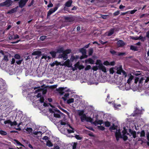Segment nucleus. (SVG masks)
<instances>
[{"mask_svg": "<svg viewBox=\"0 0 149 149\" xmlns=\"http://www.w3.org/2000/svg\"><path fill=\"white\" fill-rule=\"evenodd\" d=\"M129 132L130 133L128 134L127 133V131L125 128H124L123 130L122 133H120V130H116L115 135L117 140V141H118L120 138H123L124 141L126 140L128 138L127 136V135H129L130 136H132L134 138L136 137V133L135 131L130 130Z\"/></svg>", "mask_w": 149, "mask_h": 149, "instance_id": "f257e3e1", "label": "nucleus"}, {"mask_svg": "<svg viewBox=\"0 0 149 149\" xmlns=\"http://www.w3.org/2000/svg\"><path fill=\"white\" fill-rule=\"evenodd\" d=\"M38 91L40 92V93H38L36 96H33L34 98L36 99L37 98L38 99L35 102L36 103H37L38 106L41 108L47 106V104L44 102V97H41V94L43 93V90L42 89H39L38 91H36V93H37Z\"/></svg>", "mask_w": 149, "mask_h": 149, "instance_id": "f03ea898", "label": "nucleus"}, {"mask_svg": "<svg viewBox=\"0 0 149 149\" xmlns=\"http://www.w3.org/2000/svg\"><path fill=\"white\" fill-rule=\"evenodd\" d=\"M59 124L58 125V127L59 129H60L61 125L64 126V127H67L66 131L69 133H74V129L72 128L70 125L68 124L67 122L64 119L60 120L58 122Z\"/></svg>", "mask_w": 149, "mask_h": 149, "instance_id": "7ed1b4c3", "label": "nucleus"}, {"mask_svg": "<svg viewBox=\"0 0 149 149\" xmlns=\"http://www.w3.org/2000/svg\"><path fill=\"white\" fill-rule=\"evenodd\" d=\"M71 52L70 49H67L64 51L63 48L61 47L57 50V52L60 53L58 55V58H63L64 60H65L68 58L67 54L70 53Z\"/></svg>", "mask_w": 149, "mask_h": 149, "instance_id": "20e7f679", "label": "nucleus"}, {"mask_svg": "<svg viewBox=\"0 0 149 149\" xmlns=\"http://www.w3.org/2000/svg\"><path fill=\"white\" fill-rule=\"evenodd\" d=\"M83 111L80 110L78 111V115L80 116V118L81 122H84L85 120L87 122H92L93 119L90 117H87L86 115L84 114Z\"/></svg>", "mask_w": 149, "mask_h": 149, "instance_id": "39448f33", "label": "nucleus"}, {"mask_svg": "<svg viewBox=\"0 0 149 149\" xmlns=\"http://www.w3.org/2000/svg\"><path fill=\"white\" fill-rule=\"evenodd\" d=\"M115 68L117 70L116 73L117 74H121L122 73L123 75L125 77H127L126 72L123 70L122 65H119L118 67H116Z\"/></svg>", "mask_w": 149, "mask_h": 149, "instance_id": "423d86ee", "label": "nucleus"}, {"mask_svg": "<svg viewBox=\"0 0 149 149\" xmlns=\"http://www.w3.org/2000/svg\"><path fill=\"white\" fill-rule=\"evenodd\" d=\"M49 111L50 113H54L53 115L54 117L57 118L60 117V115L58 112L59 110L55 109L52 108V109H49Z\"/></svg>", "mask_w": 149, "mask_h": 149, "instance_id": "0eeeda50", "label": "nucleus"}, {"mask_svg": "<svg viewBox=\"0 0 149 149\" xmlns=\"http://www.w3.org/2000/svg\"><path fill=\"white\" fill-rule=\"evenodd\" d=\"M12 3L11 0H7L5 2L0 3V6L9 7Z\"/></svg>", "mask_w": 149, "mask_h": 149, "instance_id": "6e6552de", "label": "nucleus"}, {"mask_svg": "<svg viewBox=\"0 0 149 149\" xmlns=\"http://www.w3.org/2000/svg\"><path fill=\"white\" fill-rule=\"evenodd\" d=\"M148 81H149V77H142L140 79L139 81V83L141 84H142L143 83H144V84H145Z\"/></svg>", "mask_w": 149, "mask_h": 149, "instance_id": "1a4fd4ad", "label": "nucleus"}, {"mask_svg": "<svg viewBox=\"0 0 149 149\" xmlns=\"http://www.w3.org/2000/svg\"><path fill=\"white\" fill-rule=\"evenodd\" d=\"M19 2V6L21 8H23L26 4L28 0H14L15 1H18Z\"/></svg>", "mask_w": 149, "mask_h": 149, "instance_id": "9d476101", "label": "nucleus"}, {"mask_svg": "<svg viewBox=\"0 0 149 149\" xmlns=\"http://www.w3.org/2000/svg\"><path fill=\"white\" fill-rule=\"evenodd\" d=\"M59 6V5L57 4L55 7L53 8L50 9L48 11L47 16H49L52 13L55 12L58 9V7Z\"/></svg>", "mask_w": 149, "mask_h": 149, "instance_id": "9b49d317", "label": "nucleus"}, {"mask_svg": "<svg viewBox=\"0 0 149 149\" xmlns=\"http://www.w3.org/2000/svg\"><path fill=\"white\" fill-rule=\"evenodd\" d=\"M57 91L61 95H63L65 93V92H67L68 91V89L67 88H60L58 89Z\"/></svg>", "mask_w": 149, "mask_h": 149, "instance_id": "f8f14e48", "label": "nucleus"}, {"mask_svg": "<svg viewBox=\"0 0 149 149\" xmlns=\"http://www.w3.org/2000/svg\"><path fill=\"white\" fill-rule=\"evenodd\" d=\"M117 44L118 47H122L125 45V43L122 40H119L117 41Z\"/></svg>", "mask_w": 149, "mask_h": 149, "instance_id": "ddd939ff", "label": "nucleus"}, {"mask_svg": "<svg viewBox=\"0 0 149 149\" xmlns=\"http://www.w3.org/2000/svg\"><path fill=\"white\" fill-rule=\"evenodd\" d=\"M64 19L66 22H71L74 20V19L72 17H65Z\"/></svg>", "mask_w": 149, "mask_h": 149, "instance_id": "4468645a", "label": "nucleus"}, {"mask_svg": "<svg viewBox=\"0 0 149 149\" xmlns=\"http://www.w3.org/2000/svg\"><path fill=\"white\" fill-rule=\"evenodd\" d=\"M99 69L101 70L102 71L104 72H106V69L105 67L102 64L100 63L98 64V66Z\"/></svg>", "mask_w": 149, "mask_h": 149, "instance_id": "2eb2a0df", "label": "nucleus"}, {"mask_svg": "<svg viewBox=\"0 0 149 149\" xmlns=\"http://www.w3.org/2000/svg\"><path fill=\"white\" fill-rule=\"evenodd\" d=\"M80 52L82 53V55L84 56V57H87V56L86 55V51L84 48H82L79 50Z\"/></svg>", "mask_w": 149, "mask_h": 149, "instance_id": "dca6fc26", "label": "nucleus"}, {"mask_svg": "<svg viewBox=\"0 0 149 149\" xmlns=\"http://www.w3.org/2000/svg\"><path fill=\"white\" fill-rule=\"evenodd\" d=\"M127 76L128 77V79L127 81V83L129 84L131 81L132 80L133 78V76L131 75V74H129L127 75Z\"/></svg>", "mask_w": 149, "mask_h": 149, "instance_id": "f3484780", "label": "nucleus"}, {"mask_svg": "<svg viewBox=\"0 0 149 149\" xmlns=\"http://www.w3.org/2000/svg\"><path fill=\"white\" fill-rule=\"evenodd\" d=\"M86 63H89L91 64H93L94 63V61L91 58H89L88 59H86L85 61Z\"/></svg>", "mask_w": 149, "mask_h": 149, "instance_id": "a211bd4d", "label": "nucleus"}, {"mask_svg": "<svg viewBox=\"0 0 149 149\" xmlns=\"http://www.w3.org/2000/svg\"><path fill=\"white\" fill-rule=\"evenodd\" d=\"M72 0H69L65 3V5L67 7H70L72 4Z\"/></svg>", "mask_w": 149, "mask_h": 149, "instance_id": "6ab92c4d", "label": "nucleus"}, {"mask_svg": "<svg viewBox=\"0 0 149 149\" xmlns=\"http://www.w3.org/2000/svg\"><path fill=\"white\" fill-rule=\"evenodd\" d=\"M103 123V121L102 120H96L93 122V124L95 125H101Z\"/></svg>", "mask_w": 149, "mask_h": 149, "instance_id": "aec40b11", "label": "nucleus"}, {"mask_svg": "<svg viewBox=\"0 0 149 149\" xmlns=\"http://www.w3.org/2000/svg\"><path fill=\"white\" fill-rule=\"evenodd\" d=\"M17 8H13L6 13V14H11L15 12L17 10Z\"/></svg>", "mask_w": 149, "mask_h": 149, "instance_id": "412c9836", "label": "nucleus"}, {"mask_svg": "<svg viewBox=\"0 0 149 149\" xmlns=\"http://www.w3.org/2000/svg\"><path fill=\"white\" fill-rule=\"evenodd\" d=\"M67 128V127H65L63 126V128L60 129L61 132L63 133L66 134L67 133H69L68 131H66V129Z\"/></svg>", "mask_w": 149, "mask_h": 149, "instance_id": "4be33fe9", "label": "nucleus"}, {"mask_svg": "<svg viewBox=\"0 0 149 149\" xmlns=\"http://www.w3.org/2000/svg\"><path fill=\"white\" fill-rule=\"evenodd\" d=\"M42 59L44 58L47 61H48L51 58L50 56H47L46 55H44L41 58Z\"/></svg>", "mask_w": 149, "mask_h": 149, "instance_id": "5701e85b", "label": "nucleus"}, {"mask_svg": "<svg viewBox=\"0 0 149 149\" xmlns=\"http://www.w3.org/2000/svg\"><path fill=\"white\" fill-rule=\"evenodd\" d=\"M41 54V52L40 51H36L33 52L32 54L33 55H40Z\"/></svg>", "mask_w": 149, "mask_h": 149, "instance_id": "b1692460", "label": "nucleus"}, {"mask_svg": "<svg viewBox=\"0 0 149 149\" xmlns=\"http://www.w3.org/2000/svg\"><path fill=\"white\" fill-rule=\"evenodd\" d=\"M130 49L134 51H137L138 50L137 47L133 45H131L130 46Z\"/></svg>", "mask_w": 149, "mask_h": 149, "instance_id": "393cba45", "label": "nucleus"}, {"mask_svg": "<svg viewBox=\"0 0 149 149\" xmlns=\"http://www.w3.org/2000/svg\"><path fill=\"white\" fill-rule=\"evenodd\" d=\"M64 64L65 65H66L68 67H70L71 65L70 64V61L69 60H66Z\"/></svg>", "mask_w": 149, "mask_h": 149, "instance_id": "a878e982", "label": "nucleus"}, {"mask_svg": "<svg viewBox=\"0 0 149 149\" xmlns=\"http://www.w3.org/2000/svg\"><path fill=\"white\" fill-rule=\"evenodd\" d=\"M114 29H111L110 31H109V32L107 33V36H109L111 35L114 33Z\"/></svg>", "mask_w": 149, "mask_h": 149, "instance_id": "bb28decb", "label": "nucleus"}, {"mask_svg": "<svg viewBox=\"0 0 149 149\" xmlns=\"http://www.w3.org/2000/svg\"><path fill=\"white\" fill-rule=\"evenodd\" d=\"M79 58L78 56H71L70 60L71 61H73L74 60L78 58Z\"/></svg>", "mask_w": 149, "mask_h": 149, "instance_id": "cd10ccee", "label": "nucleus"}, {"mask_svg": "<svg viewBox=\"0 0 149 149\" xmlns=\"http://www.w3.org/2000/svg\"><path fill=\"white\" fill-rule=\"evenodd\" d=\"M74 99L71 98L68 100L67 101V103L68 104H70L71 103H72L74 102Z\"/></svg>", "mask_w": 149, "mask_h": 149, "instance_id": "c85d7f7f", "label": "nucleus"}, {"mask_svg": "<svg viewBox=\"0 0 149 149\" xmlns=\"http://www.w3.org/2000/svg\"><path fill=\"white\" fill-rule=\"evenodd\" d=\"M3 60L6 62H7L9 60L8 56L7 55H4Z\"/></svg>", "mask_w": 149, "mask_h": 149, "instance_id": "c756f323", "label": "nucleus"}, {"mask_svg": "<svg viewBox=\"0 0 149 149\" xmlns=\"http://www.w3.org/2000/svg\"><path fill=\"white\" fill-rule=\"evenodd\" d=\"M25 130L29 132V133L32 132L33 130L31 128H27Z\"/></svg>", "mask_w": 149, "mask_h": 149, "instance_id": "7c9ffc66", "label": "nucleus"}, {"mask_svg": "<svg viewBox=\"0 0 149 149\" xmlns=\"http://www.w3.org/2000/svg\"><path fill=\"white\" fill-rule=\"evenodd\" d=\"M93 50L92 48H90L89 49L88 54L89 56L91 55L93 53Z\"/></svg>", "mask_w": 149, "mask_h": 149, "instance_id": "2f4dec72", "label": "nucleus"}, {"mask_svg": "<svg viewBox=\"0 0 149 149\" xmlns=\"http://www.w3.org/2000/svg\"><path fill=\"white\" fill-rule=\"evenodd\" d=\"M104 125L106 127H109L110 125V123L109 122L106 121L104 123Z\"/></svg>", "mask_w": 149, "mask_h": 149, "instance_id": "473e14b6", "label": "nucleus"}, {"mask_svg": "<svg viewBox=\"0 0 149 149\" xmlns=\"http://www.w3.org/2000/svg\"><path fill=\"white\" fill-rule=\"evenodd\" d=\"M46 145L47 146L51 147L52 146H53V145L52 143L51 142L49 141H48L47 142Z\"/></svg>", "mask_w": 149, "mask_h": 149, "instance_id": "72a5a7b5", "label": "nucleus"}, {"mask_svg": "<svg viewBox=\"0 0 149 149\" xmlns=\"http://www.w3.org/2000/svg\"><path fill=\"white\" fill-rule=\"evenodd\" d=\"M12 32H10L9 34V39L10 40H11L12 39H13V36L12 35Z\"/></svg>", "mask_w": 149, "mask_h": 149, "instance_id": "f704fd0d", "label": "nucleus"}, {"mask_svg": "<svg viewBox=\"0 0 149 149\" xmlns=\"http://www.w3.org/2000/svg\"><path fill=\"white\" fill-rule=\"evenodd\" d=\"M145 136V132L144 130L141 131V134L140 136L141 137H144Z\"/></svg>", "mask_w": 149, "mask_h": 149, "instance_id": "c9c22d12", "label": "nucleus"}, {"mask_svg": "<svg viewBox=\"0 0 149 149\" xmlns=\"http://www.w3.org/2000/svg\"><path fill=\"white\" fill-rule=\"evenodd\" d=\"M139 39L141 40L144 41L146 39L145 37H143L141 36H140L139 37H138V40Z\"/></svg>", "mask_w": 149, "mask_h": 149, "instance_id": "e433bc0d", "label": "nucleus"}, {"mask_svg": "<svg viewBox=\"0 0 149 149\" xmlns=\"http://www.w3.org/2000/svg\"><path fill=\"white\" fill-rule=\"evenodd\" d=\"M50 54L53 57H54L56 55V52H50Z\"/></svg>", "mask_w": 149, "mask_h": 149, "instance_id": "4c0bfd02", "label": "nucleus"}, {"mask_svg": "<svg viewBox=\"0 0 149 149\" xmlns=\"http://www.w3.org/2000/svg\"><path fill=\"white\" fill-rule=\"evenodd\" d=\"M57 62L56 61H54L52 63H50V65L52 67L54 66L55 65H57L58 64H57Z\"/></svg>", "mask_w": 149, "mask_h": 149, "instance_id": "58836bf2", "label": "nucleus"}, {"mask_svg": "<svg viewBox=\"0 0 149 149\" xmlns=\"http://www.w3.org/2000/svg\"><path fill=\"white\" fill-rule=\"evenodd\" d=\"M0 134L2 135H6L7 133L6 132L3 130H0Z\"/></svg>", "mask_w": 149, "mask_h": 149, "instance_id": "ea45409f", "label": "nucleus"}, {"mask_svg": "<svg viewBox=\"0 0 149 149\" xmlns=\"http://www.w3.org/2000/svg\"><path fill=\"white\" fill-rule=\"evenodd\" d=\"M10 125L11 126L15 125H17V123L16 121H15L13 122L11 121Z\"/></svg>", "mask_w": 149, "mask_h": 149, "instance_id": "a19ab883", "label": "nucleus"}, {"mask_svg": "<svg viewBox=\"0 0 149 149\" xmlns=\"http://www.w3.org/2000/svg\"><path fill=\"white\" fill-rule=\"evenodd\" d=\"M125 54V53L118 52L116 54L118 56H123Z\"/></svg>", "mask_w": 149, "mask_h": 149, "instance_id": "79ce46f5", "label": "nucleus"}, {"mask_svg": "<svg viewBox=\"0 0 149 149\" xmlns=\"http://www.w3.org/2000/svg\"><path fill=\"white\" fill-rule=\"evenodd\" d=\"M14 141L16 142V143L18 145H21L22 146L24 147V146L19 141L16 140H14Z\"/></svg>", "mask_w": 149, "mask_h": 149, "instance_id": "37998d69", "label": "nucleus"}, {"mask_svg": "<svg viewBox=\"0 0 149 149\" xmlns=\"http://www.w3.org/2000/svg\"><path fill=\"white\" fill-rule=\"evenodd\" d=\"M137 11V9H134V10H131L130 11V13L131 14H134Z\"/></svg>", "mask_w": 149, "mask_h": 149, "instance_id": "c03bdc74", "label": "nucleus"}, {"mask_svg": "<svg viewBox=\"0 0 149 149\" xmlns=\"http://www.w3.org/2000/svg\"><path fill=\"white\" fill-rule=\"evenodd\" d=\"M98 68H99L98 66H95L93 67V69L94 71H96Z\"/></svg>", "mask_w": 149, "mask_h": 149, "instance_id": "a18cd8bd", "label": "nucleus"}, {"mask_svg": "<svg viewBox=\"0 0 149 149\" xmlns=\"http://www.w3.org/2000/svg\"><path fill=\"white\" fill-rule=\"evenodd\" d=\"M120 13V11H117L113 13V15L115 16H116L119 15Z\"/></svg>", "mask_w": 149, "mask_h": 149, "instance_id": "49530a36", "label": "nucleus"}, {"mask_svg": "<svg viewBox=\"0 0 149 149\" xmlns=\"http://www.w3.org/2000/svg\"><path fill=\"white\" fill-rule=\"evenodd\" d=\"M98 129L102 130H104L105 129L104 127L101 126H98Z\"/></svg>", "mask_w": 149, "mask_h": 149, "instance_id": "de8ad7c7", "label": "nucleus"}, {"mask_svg": "<svg viewBox=\"0 0 149 149\" xmlns=\"http://www.w3.org/2000/svg\"><path fill=\"white\" fill-rule=\"evenodd\" d=\"M91 68V66L90 65H87L86 68H85V70H88L90 69Z\"/></svg>", "mask_w": 149, "mask_h": 149, "instance_id": "09e8293b", "label": "nucleus"}, {"mask_svg": "<svg viewBox=\"0 0 149 149\" xmlns=\"http://www.w3.org/2000/svg\"><path fill=\"white\" fill-rule=\"evenodd\" d=\"M121 106V105L120 104H118V105L117 104H114V107L116 109H118V107H120Z\"/></svg>", "mask_w": 149, "mask_h": 149, "instance_id": "8fccbe9b", "label": "nucleus"}, {"mask_svg": "<svg viewBox=\"0 0 149 149\" xmlns=\"http://www.w3.org/2000/svg\"><path fill=\"white\" fill-rule=\"evenodd\" d=\"M109 129L111 130H115V127L114 125L113 124L112 126L111 127H110Z\"/></svg>", "mask_w": 149, "mask_h": 149, "instance_id": "3c124183", "label": "nucleus"}, {"mask_svg": "<svg viewBox=\"0 0 149 149\" xmlns=\"http://www.w3.org/2000/svg\"><path fill=\"white\" fill-rule=\"evenodd\" d=\"M110 73L112 74H113L114 72V71L113 70V68H111L109 70Z\"/></svg>", "mask_w": 149, "mask_h": 149, "instance_id": "603ef678", "label": "nucleus"}, {"mask_svg": "<svg viewBox=\"0 0 149 149\" xmlns=\"http://www.w3.org/2000/svg\"><path fill=\"white\" fill-rule=\"evenodd\" d=\"M79 65H80L79 62H78L75 65V67L76 68H78V67H79Z\"/></svg>", "mask_w": 149, "mask_h": 149, "instance_id": "864d4df0", "label": "nucleus"}, {"mask_svg": "<svg viewBox=\"0 0 149 149\" xmlns=\"http://www.w3.org/2000/svg\"><path fill=\"white\" fill-rule=\"evenodd\" d=\"M10 122L11 121L10 120H7L6 121H5L4 123L5 124H10Z\"/></svg>", "mask_w": 149, "mask_h": 149, "instance_id": "5fc2aeb1", "label": "nucleus"}, {"mask_svg": "<svg viewBox=\"0 0 149 149\" xmlns=\"http://www.w3.org/2000/svg\"><path fill=\"white\" fill-rule=\"evenodd\" d=\"M19 36L18 35L16 34L14 35L13 37V39H16L17 38H19Z\"/></svg>", "mask_w": 149, "mask_h": 149, "instance_id": "6e6d98bb", "label": "nucleus"}, {"mask_svg": "<svg viewBox=\"0 0 149 149\" xmlns=\"http://www.w3.org/2000/svg\"><path fill=\"white\" fill-rule=\"evenodd\" d=\"M104 64L106 65H110L109 62H108V61L104 62Z\"/></svg>", "mask_w": 149, "mask_h": 149, "instance_id": "4d7b16f0", "label": "nucleus"}, {"mask_svg": "<svg viewBox=\"0 0 149 149\" xmlns=\"http://www.w3.org/2000/svg\"><path fill=\"white\" fill-rule=\"evenodd\" d=\"M108 16V15H102L101 17L102 18L105 19H106Z\"/></svg>", "mask_w": 149, "mask_h": 149, "instance_id": "13d9d810", "label": "nucleus"}, {"mask_svg": "<svg viewBox=\"0 0 149 149\" xmlns=\"http://www.w3.org/2000/svg\"><path fill=\"white\" fill-rule=\"evenodd\" d=\"M75 137L78 140H80L81 139V138L80 137L79 135H76L75 136Z\"/></svg>", "mask_w": 149, "mask_h": 149, "instance_id": "bf43d9fd", "label": "nucleus"}, {"mask_svg": "<svg viewBox=\"0 0 149 149\" xmlns=\"http://www.w3.org/2000/svg\"><path fill=\"white\" fill-rule=\"evenodd\" d=\"M15 57L16 58L19 59L20 58V57L18 54H16L15 55Z\"/></svg>", "mask_w": 149, "mask_h": 149, "instance_id": "052dcab7", "label": "nucleus"}, {"mask_svg": "<svg viewBox=\"0 0 149 149\" xmlns=\"http://www.w3.org/2000/svg\"><path fill=\"white\" fill-rule=\"evenodd\" d=\"M46 38V36H41L40 37V39L41 40H44Z\"/></svg>", "mask_w": 149, "mask_h": 149, "instance_id": "680f3d73", "label": "nucleus"}, {"mask_svg": "<svg viewBox=\"0 0 149 149\" xmlns=\"http://www.w3.org/2000/svg\"><path fill=\"white\" fill-rule=\"evenodd\" d=\"M64 94V96L65 97H68L70 95V94L68 93H65Z\"/></svg>", "mask_w": 149, "mask_h": 149, "instance_id": "e2e57ef3", "label": "nucleus"}, {"mask_svg": "<svg viewBox=\"0 0 149 149\" xmlns=\"http://www.w3.org/2000/svg\"><path fill=\"white\" fill-rule=\"evenodd\" d=\"M22 60H19L18 61H16V62L17 64H20L22 62Z\"/></svg>", "mask_w": 149, "mask_h": 149, "instance_id": "0e129e2a", "label": "nucleus"}, {"mask_svg": "<svg viewBox=\"0 0 149 149\" xmlns=\"http://www.w3.org/2000/svg\"><path fill=\"white\" fill-rule=\"evenodd\" d=\"M110 52L113 54H114L116 53V52L113 50H111L110 51Z\"/></svg>", "mask_w": 149, "mask_h": 149, "instance_id": "69168bd1", "label": "nucleus"}, {"mask_svg": "<svg viewBox=\"0 0 149 149\" xmlns=\"http://www.w3.org/2000/svg\"><path fill=\"white\" fill-rule=\"evenodd\" d=\"M53 6V4L52 3H49V4L48 5V7H51Z\"/></svg>", "mask_w": 149, "mask_h": 149, "instance_id": "338daca9", "label": "nucleus"}, {"mask_svg": "<svg viewBox=\"0 0 149 149\" xmlns=\"http://www.w3.org/2000/svg\"><path fill=\"white\" fill-rule=\"evenodd\" d=\"M84 68V67L82 65H80L79 67L78 68L80 70L83 69Z\"/></svg>", "mask_w": 149, "mask_h": 149, "instance_id": "774afa93", "label": "nucleus"}]
</instances>
